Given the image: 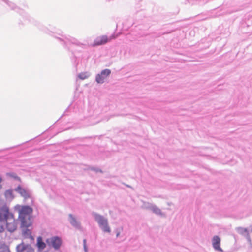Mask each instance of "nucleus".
I'll return each instance as SVG.
<instances>
[{"instance_id":"obj_21","label":"nucleus","mask_w":252,"mask_h":252,"mask_svg":"<svg viewBox=\"0 0 252 252\" xmlns=\"http://www.w3.org/2000/svg\"><path fill=\"white\" fill-rule=\"evenodd\" d=\"M120 232H121V231H119L117 232V233H116V237H118L119 236Z\"/></svg>"},{"instance_id":"obj_20","label":"nucleus","mask_w":252,"mask_h":252,"mask_svg":"<svg viewBox=\"0 0 252 252\" xmlns=\"http://www.w3.org/2000/svg\"><path fill=\"white\" fill-rule=\"evenodd\" d=\"M83 243H84V248L85 249H86V240L85 239H84L83 240Z\"/></svg>"},{"instance_id":"obj_6","label":"nucleus","mask_w":252,"mask_h":252,"mask_svg":"<svg viewBox=\"0 0 252 252\" xmlns=\"http://www.w3.org/2000/svg\"><path fill=\"white\" fill-rule=\"evenodd\" d=\"M111 73V70L108 69H106L101 71V73L98 74L96 77V81L98 83H102L104 82L105 79Z\"/></svg>"},{"instance_id":"obj_12","label":"nucleus","mask_w":252,"mask_h":252,"mask_svg":"<svg viewBox=\"0 0 252 252\" xmlns=\"http://www.w3.org/2000/svg\"><path fill=\"white\" fill-rule=\"evenodd\" d=\"M22 235L25 239H30L31 241H33L34 240V238L32 236V232L30 229H26L25 230H23L22 232Z\"/></svg>"},{"instance_id":"obj_15","label":"nucleus","mask_w":252,"mask_h":252,"mask_svg":"<svg viewBox=\"0 0 252 252\" xmlns=\"http://www.w3.org/2000/svg\"><path fill=\"white\" fill-rule=\"evenodd\" d=\"M5 197L8 199H12L14 198L13 191L11 190H7L5 192Z\"/></svg>"},{"instance_id":"obj_13","label":"nucleus","mask_w":252,"mask_h":252,"mask_svg":"<svg viewBox=\"0 0 252 252\" xmlns=\"http://www.w3.org/2000/svg\"><path fill=\"white\" fill-rule=\"evenodd\" d=\"M37 246L40 250L44 249L46 247V244L42 241V239L41 237H38L37 238Z\"/></svg>"},{"instance_id":"obj_16","label":"nucleus","mask_w":252,"mask_h":252,"mask_svg":"<svg viewBox=\"0 0 252 252\" xmlns=\"http://www.w3.org/2000/svg\"><path fill=\"white\" fill-rule=\"evenodd\" d=\"M101 228L103 230V231L105 232H107L110 233L111 232V229L109 226L108 225V223H106V225L103 226L101 227Z\"/></svg>"},{"instance_id":"obj_5","label":"nucleus","mask_w":252,"mask_h":252,"mask_svg":"<svg viewBox=\"0 0 252 252\" xmlns=\"http://www.w3.org/2000/svg\"><path fill=\"white\" fill-rule=\"evenodd\" d=\"M46 242L55 249H59L62 243L61 239L58 237H54L48 239L46 240Z\"/></svg>"},{"instance_id":"obj_10","label":"nucleus","mask_w":252,"mask_h":252,"mask_svg":"<svg viewBox=\"0 0 252 252\" xmlns=\"http://www.w3.org/2000/svg\"><path fill=\"white\" fill-rule=\"evenodd\" d=\"M31 217H23L19 218L21 222V225L22 227L27 228L31 226L32 222L31 220Z\"/></svg>"},{"instance_id":"obj_11","label":"nucleus","mask_w":252,"mask_h":252,"mask_svg":"<svg viewBox=\"0 0 252 252\" xmlns=\"http://www.w3.org/2000/svg\"><path fill=\"white\" fill-rule=\"evenodd\" d=\"M15 190L19 192V194L25 199H27L30 197V195L28 192L20 186H18Z\"/></svg>"},{"instance_id":"obj_19","label":"nucleus","mask_w":252,"mask_h":252,"mask_svg":"<svg viewBox=\"0 0 252 252\" xmlns=\"http://www.w3.org/2000/svg\"><path fill=\"white\" fill-rule=\"evenodd\" d=\"M152 209L154 213H155L157 214H159L161 213L160 210L157 207H155V206L153 207H152Z\"/></svg>"},{"instance_id":"obj_1","label":"nucleus","mask_w":252,"mask_h":252,"mask_svg":"<svg viewBox=\"0 0 252 252\" xmlns=\"http://www.w3.org/2000/svg\"><path fill=\"white\" fill-rule=\"evenodd\" d=\"M8 215V207L4 205L0 209V233L3 232L5 230Z\"/></svg>"},{"instance_id":"obj_9","label":"nucleus","mask_w":252,"mask_h":252,"mask_svg":"<svg viewBox=\"0 0 252 252\" xmlns=\"http://www.w3.org/2000/svg\"><path fill=\"white\" fill-rule=\"evenodd\" d=\"M212 241V245L213 248L216 250L222 251V249L220 247V238L218 236H215L213 238Z\"/></svg>"},{"instance_id":"obj_4","label":"nucleus","mask_w":252,"mask_h":252,"mask_svg":"<svg viewBox=\"0 0 252 252\" xmlns=\"http://www.w3.org/2000/svg\"><path fill=\"white\" fill-rule=\"evenodd\" d=\"M19 218L31 217V215L32 212V209L28 206H18Z\"/></svg>"},{"instance_id":"obj_2","label":"nucleus","mask_w":252,"mask_h":252,"mask_svg":"<svg viewBox=\"0 0 252 252\" xmlns=\"http://www.w3.org/2000/svg\"><path fill=\"white\" fill-rule=\"evenodd\" d=\"M117 37V35H115L114 34L112 35L109 37L106 35H100L97 36L94 40L92 46L94 47L105 44L111 41V40L115 39Z\"/></svg>"},{"instance_id":"obj_7","label":"nucleus","mask_w":252,"mask_h":252,"mask_svg":"<svg viewBox=\"0 0 252 252\" xmlns=\"http://www.w3.org/2000/svg\"><path fill=\"white\" fill-rule=\"evenodd\" d=\"M94 215L95 220L97 222L100 228L108 223L107 220L102 216L96 213H94Z\"/></svg>"},{"instance_id":"obj_8","label":"nucleus","mask_w":252,"mask_h":252,"mask_svg":"<svg viewBox=\"0 0 252 252\" xmlns=\"http://www.w3.org/2000/svg\"><path fill=\"white\" fill-rule=\"evenodd\" d=\"M19 252H34L33 249L30 245H24L23 244L17 247Z\"/></svg>"},{"instance_id":"obj_18","label":"nucleus","mask_w":252,"mask_h":252,"mask_svg":"<svg viewBox=\"0 0 252 252\" xmlns=\"http://www.w3.org/2000/svg\"><path fill=\"white\" fill-rule=\"evenodd\" d=\"M89 75L87 72L81 73L79 74L78 77L81 79H85L89 77Z\"/></svg>"},{"instance_id":"obj_23","label":"nucleus","mask_w":252,"mask_h":252,"mask_svg":"<svg viewBox=\"0 0 252 252\" xmlns=\"http://www.w3.org/2000/svg\"><path fill=\"white\" fill-rule=\"evenodd\" d=\"M1 181H2V178H1V177H0V183H1Z\"/></svg>"},{"instance_id":"obj_3","label":"nucleus","mask_w":252,"mask_h":252,"mask_svg":"<svg viewBox=\"0 0 252 252\" xmlns=\"http://www.w3.org/2000/svg\"><path fill=\"white\" fill-rule=\"evenodd\" d=\"M6 218V222L5 227L9 232H13L17 228V223L14 218L13 215L9 212L8 210V215Z\"/></svg>"},{"instance_id":"obj_17","label":"nucleus","mask_w":252,"mask_h":252,"mask_svg":"<svg viewBox=\"0 0 252 252\" xmlns=\"http://www.w3.org/2000/svg\"><path fill=\"white\" fill-rule=\"evenodd\" d=\"M0 252H10L8 246L4 245L0 247Z\"/></svg>"},{"instance_id":"obj_14","label":"nucleus","mask_w":252,"mask_h":252,"mask_svg":"<svg viewBox=\"0 0 252 252\" xmlns=\"http://www.w3.org/2000/svg\"><path fill=\"white\" fill-rule=\"evenodd\" d=\"M69 216L70 217V222L72 225L75 226H79V223L77 222L76 219L73 216L72 214H69Z\"/></svg>"},{"instance_id":"obj_22","label":"nucleus","mask_w":252,"mask_h":252,"mask_svg":"<svg viewBox=\"0 0 252 252\" xmlns=\"http://www.w3.org/2000/svg\"><path fill=\"white\" fill-rule=\"evenodd\" d=\"M242 230L248 233L247 230L246 229H245L244 230Z\"/></svg>"}]
</instances>
